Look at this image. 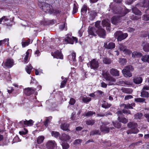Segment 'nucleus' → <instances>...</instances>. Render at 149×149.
I'll use <instances>...</instances> for the list:
<instances>
[{"mask_svg":"<svg viewBox=\"0 0 149 149\" xmlns=\"http://www.w3.org/2000/svg\"><path fill=\"white\" fill-rule=\"evenodd\" d=\"M113 13L115 14H120V15L115 16L113 17L111 19L112 23L115 25H117L119 21V17H122L125 15L129 11L127 8L122 9L120 10L118 8H116L113 10Z\"/></svg>","mask_w":149,"mask_h":149,"instance_id":"f257e3e1","label":"nucleus"},{"mask_svg":"<svg viewBox=\"0 0 149 149\" xmlns=\"http://www.w3.org/2000/svg\"><path fill=\"white\" fill-rule=\"evenodd\" d=\"M127 126L130 129L128 130L126 132L128 134H136L139 132V130L137 128L138 125L136 123L133 122H130L127 124Z\"/></svg>","mask_w":149,"mask_h":149,"instance_id":"f03ea898","label":"nucleus"},{"mask_svg":"<svg viewBox=\"0 0 149 149\" xmlns=\"http://www.w3.org/2000/svg\"><path fill=\"white\" fill-rule=\"evenodd\" d=\"M134 69L132 66L131 65H128L125 67L122 71V73L125 77H131L132 76L131 72L134 70Z\"/></svg>","mask_w":149,"mask_h":149,"instance_id":"7ed1b4c3","label":"nucleus"},{"mask_svg":"<svg viewBox=\"0 0 149 149\" xmlns=\"http://www.w3.org/2000/svg\"><path fill=\"white\" fill-rule=\"evenodd\" d=\"M102 76L108 82V85H111L115 82L116 79L114 78L111 76L109 73L107 72H104L102 73Z\"/></svg>","mask_w":149,"mask_h":149,"instance_id":"20e7f679","label":"nucleus"},{"mask_svg":"<svg viewBox=\"0 0 149 149\" xmlns=\"http://www.w3.org/2000/svg\"><path fill=\"white\" fill-rule=\"evenodd\" d=\"M127 36L128 34L127 33H123L120 31H116L114 34V36L115 38L117 39L118 41H121L125 39Z\"/></svg>","mask_w":149,"mask_h":149,"instance_id":"39448f33","label":"nucleus"},{"mask_svg":"<svg viewBox=\"0 0 149 149\" xmlns=\"http://www.w3.org/2000/svg\"><path fill=\"white\" fill-rule=\"evenodd\" d=\"M41 8L46 13L51 14L54 12L52 6L46 3H42Z\"/></svg>","mask_w":149,"mask_h":149,"instance_id":"423d86ee","label":"nucleus"},{"mask_svg":"<svg viewBox=\"0 0 149 149\" xmlns=\"http://www.w3.org/2000/svg\"><path fill=\"white\" fill-rule=\"evenodd\" d=\"M88 67H90L91 69L96 70L99 66L98 62L94 59L87 64Z\"/></svg>","mask_w":149,"mask_h":149,"instance_id":"0eeeda50","label":"nucleus"},{"mask_svg":"<svg viewBox=\"0 0 149 149\" xmlns=\"http://www.w3.org/2000/svg\"><path fill=\"white\" fill-rule=\"evenodd\" d=\"M118 116V120L120 122L123 124H126L128 122V119L124 117V115L122 113V111H118L116 112Z\"/></svg>","mask_w":149,"mask_h":149,"instance_id":"6e6552de","label":"nucleus"},{"mask_svg":"<svg viewBox=\"0 0 149 149\" xmlns=\"http://www.w3.org/2000/svg\"><path fill=\"white\" fill-rule=\"evenodd\" d=\"M46 146L47 149H54L56 144L54 141H49L47 142Z\"/></svg>","mask_w":149,"mask_h":149,"instance_id":"1a4fd4ad","label":"nucleus"},{"mask_svg":"<svg viewBox=\"0 0 149 149\" xmlns=\"http://www.w3.org/2000/svg\"><path fill=\"white\" fill-rule=\"evenodd\" d=\"M13 65V59H8L4 63H2V65L7 68H10Z\"/></svg>","mask_w":149,"mask_h":149,"instance_id":"9d476101","label":"nucleus"},{"mask_svg":"<svg viewBox=\"0 0 149 149\" xmlns=\"http://www.w3.org/2000/svg\"><path fill=\"white\" fill-rule=\"evenodd\" d=\"M88 13L89 15V19L93 20L97 15V13L95 10L88 9Z\"/></svg>","mask_w":149,"mask_h":149,"instance_id":"9b49d317","label":"nucleus"},{"mask_svg":"<svg viewBox=\"0 0 149 149\" xmlns=\"http://www.w3.org/2000/svg\"><path fill=\"white\" fill-rule=\"evenodd\" d=\"M52 55L54 58H59L61 59H63V55L61 52L58 50L54 52H52Z\"/></svg>","mask_w":149,"mask_h":149,"instance_id":"f8f14e48","label":"nucleus"},{"mask_svg":"<svg viewBox=\"0 0 149 149\" xmlns=\"http://www.w3.org/2000/svg\"><path fill=\"white\" fill-rule=\"evenodd\" d=\"M97 30L94 27L89 28L88 30V36H95L97 35Z\"/></svg>","mask_w":149,"mask_h":149,"instance_id":"ddd939ff","label":"nucleus"},{"mask_svg":"<svg viewBox=\"0 0 149 149\" xmlns=\"http://www.w3.org/2000/svg\"><path fill=\"white\" fill-rule=\"evenodd\" d=\"M35 89L32 88H25L24 90V94L27 96H29L31 94H33Z\"/></svg>","mask_w":149,"mask_h":149,"instance_id":"4468645a","label":"nucleus"},{"mask_svg":"<svg viewBox=\"0 0 149 149\" xmlns=\"http://www.w3.org/2000/svg\"><path fill=\"white\" fill-rule=\"evenodd\" d=\"M97 34L100 37L105 38L106 36V31L104 29L100 28L97 29Z\"/></svg>","mask_w":149,"mask_h":149,"instance_id":"2eb2a0df","label":"nucleus"},{"mask_svg":"<svg viewBox=\"0 0 149 149\" xmlns=\"http://www.w3.org/2000/svg\"><path fill=\"white\" fill-rule=\"evenodd\" d=\"M140 7L139 4H137L135 7H133L132 8V12L135 14L138 15H141V12L138 9L137 7L139 8Z\"/></svg>","mask_w":149,"mask_h":149,"instance_id":"dca6fc26","label":"nucleus"},{"mask_svg":"<svg viewBox=\"0 0 149 149\" xmlns=\"http://www.w3.org/2000/svg\"><path fill=\"white\" fill-rule=\"evenodd\" d=\"M104 47L107 49H111L115 47V44L113 42H110L108 44L107 43H104Z\"/></svg>","mask_w":149,"mask_h":149,"instance_id":"f3484780","label":"nucleus"},{"mask_svg":"<svg viewBox=\"0 0 149 149\" xmlns=\"http://www.w3.org/2000/svg\"><path fill=\"white\" fill-rule=\"evenodd\" d=\"M110 72L111 74L115 77L119 76V71L116 69L112 68L110 69Z\"/></svg>","mask_w":149,"mask_h":149,"instance_id":"a211bd4d","label":"nucleus"},{"mask_svg":"<svg viewBox=\"0 0 149 149\" xmlns=\"http://www.w3.org/2000/svg\"><path fill=\"white\" fill-rule=\"evenodd\" d=\"M141 45L143 47V49L146 52H149V43H147L146 42H143L141 44Z\"/></svg>","mask_w":149,"mask_h":149,"instance_id":"6ab92c4d","label":"nucleus"},{"mask_svg":"<svg viewBox=\"0 0 149 149\" xmlns=\"http://www.w3.org/2000/svg\"><path fill=\"white\" fill-rule=\"evenodd\" d=\"M100 130L102 132L104 133H108L109 132L110 128L109 127H107V126L101 125Z\"/></svg>","mask_w":149,"mask_h":149,"instance_id":"aec40b11","label":"nucleus"},{"mask_svg":"<svg viewBox=\"0 0 149 149\" xmlns=\"http://www.w3.org/2000/svg\"><path fill=\"white\" fill-rule=\"evenodd\" d=\"M102 24L103 27H106L107 30H110V24L108 21L106 20H103L102 22Z\"/></svg>","mask_w":149,"mask_h":149,"instance_id":"412c9836","label":"nucleus"},{"mask_svg":"<svg viewBox=\"0 0 149 149\" xmlns=\"http://www.w3.org/2000/svg\"><path fill=\"white\" fill-rule=\"evenodd\" d=\"M61 140L63 141H69L71 138L68 135L65 133L63 134L61 137H60Z\"/></svg>","mask_w":149,"mask_h":149,"instance_id":"4be33fe9","label":"nucleus"},{"mask_svg":"<svg viewBox=\"0 0 149 149\" xmlns=\"http://www.w3.org/2000/svg\"><path fill=\"white\" fill-rule=\"evenodd\" d=\"M61 129L64 131H70L69 129V125L68 124L64 123L61 124L60 126Z\"/></svg>","mask_w":149,"mask_h":149,"instance_id":"5701e85b","label":"nucleus"},{"mask_svg":"<svg viewBox=\"0 0 149 149\" xmlns=\"http://www.w3.org/2000/svg\"><path fill=\"white\" fill-rule=\"evenodd\" d=\"M143 81L142 77H139L134 78L133 79L134 82L136 84H141Z\"/></svg>","mask_w":149,"mask_h":149,"instance_id":"b1692460","label":"nucleus"},{"mask_svg":"<svg viewBox=\"0 0 149 149\" xmlns=\"http://www.w3.org/2000/svg\"><path fill=\"white\" fill-rule=\"evenodd\" d=\"M80 98L86 104L88 103L91 100V98L81 96Z\"/></svg>","mask_w":149,"mask_h":149,"instance_id":"393cba45","label":"nucleus"},{"mask_svg":"<svg viewBox=\"0 0 149 149\" xmlns=\"http://www.w3.org/2000/svg\"><path fill=\"white\" fill-rule=\"evenodd\" d=\"M121 90L125 93L131 94L133 91L130 88H122Z\"/></svg>","mask_w":149,"mask_h":149,"instance_id":"a878e982","label":"nucleus"},{"mask_svg":"<svg viewBox=\"0 0 149 149\" xmlns=\"http://www.w3.org/2000/svg\"><path fill=\"white\" fill-rule=\"evenodd\" d=\"M102 61L104 63L108 65L110 64L112 61L110 58L107 57L103 58H102Z\"/></svg>","mask_w":149,"mask_h":149,"instance_id":"bb28decb","label":"nucleus"},{"mask_svg":"<svg viewBox=\"0 0 149 149\" xmlns=\"http://www.w3.org/2000/svg\"><path fill=\"white\" fill-rule=\"evenodd\" d=\"M112 123L113 126L119 129L121 127L122 125L119 121H113Z\"/></svg>","mask_w":149,"mask_h":149,"instance_id":"cd10ccee","label":"nucleus"},{"mask_svg":"<svg viewBox=\"0 0 149 149\" xmlns=\"http://www.w3.org/2000/svg\"><path fill=\"white\" fill-rule=\"evenodd\" d=\"M132 54V57L133 58L140 57L142 56L141 53L137 52H134Z\"/></svg>","mask_w":149,"mask_h":149,"instance_id":"c85d7f7f","label":"nucleus"},{"mask_svg":"<svg viewBox=\"0 0 149 149\" xmlns=\"http://www.w3.org/2000/svg\"><path fill=\"white\" fill-rule=\"evenodd\" d=\"M76 53L73 52L71 55L68 56V58L70 61H75L76 60Z\"/></svg>","mask_w":149,"mask_h":149,"instance_id":"c756f323","label":"nucleus"},{"mask_svg":"<svg viewBox=\"0 0 149 149\" xmlns=\"http://www.w3.org/2000/svg\"><path fill=\"white\" fill-rule=\"evenodd\" d=\"M145 90H143L142 89V91L141 93V96L143 97H149V93L148 92L145 91Z\"/></svg>","mask_w":149,"mask_h":149,"instance_id":"7c9ffc66","label":"nucleus"},{"mask_svg":"<svg viewBox=\"0 0 149 149\" xmlns=\"http://www.w3.org/2000/svg\"><path fill=\"white\" fill-rule=\"evenodd\" d=\"M34 122L32 120H27L25 119L24 120V125L27 126H32L33 125Z\"/></svg>","mask_w":149,"mask_h":149,"instance_id":"2f4dec72","label":"nucleus"},{"mask_svg":"<svg viewBox=\"0 0 149 149\" xmlns=\"http://www.w3.org/2000/svg\"><path fill=\"white\" fill-rule=\"evenodd\" d=\"M141 60L144 62H147L149 63V55H144L142 56Z\"/></svg>","mask_w":149,"mask_h":149,"instance_id":"473e14b6","label":"nucleus"},{"mask_svg":"<svg viewBox=\"0 0 149 149\" xmlns=\"http://www.w3.org/2000/svg\"><path fill=\"white\" fill-rule=\"evenodd\" d=\"M118 62L120 65H124L126 64L127 61L126 58H119Z\"/></svg>","mask_w":149,"mask_h":149,"instance_id":"72a5a7b5","label":"nucleus"},{"mask_svg":"<svg viewBox=\"0 0 149 149\" xmlns=\"http://www.w3.org/2000/svg\"><path fill=\"white\" fill-rule=\"evenodd\" d=\"M134 100L135 102H136L143 103L145 102V103H146L145 102L146 99L144 98H136Z\"/></svg>","mask_w":149,"mask_h":149,"instance_id":"f704fd0d","label":"nucleus"},{"mask_svg":"<svg viewBox=\"0 0 149 149\" xmlns=\"http://www.w3.org/2000/svg\"><path fill=\"white\" fill-rule=\"evenodd\" d=\"M143 116L142 113H137L135 114L134 116L136 119H141L142 118Z\"/></svg>","mask_w":149,"mask_h":149,"instance_id":"c9c22d12","label":"nucleus"},{"mask_svg":"<svg viewBox=\"0 0 149 149\" xmlns=\"http://www.w3.org/2000/svg\"><path fill=\"white\" fill-rule=\"evenodd\" d=\"M87 10V6L84 5L81 10V15H83L85 14L86 13Z\"/></svg>","mask_w":149,"mask_h":149,"instance_id":"e433bc0d","label":"nucleus"},{"mask_svg":"<svg viewBox=\"0 0 149 149\" xmlns=\"http://www.w3.org/2000/svg\"><path fill=\"white\" fill-rule=\"evenodd\" d=\"M86 125H93L95 123V121L92 119L88 120L85 121Z\"/></svg>","mask_w":149,"mask_h":149,"instance_id":"4c0bfd02","label":"nucleus"},{"mask_svg":"<svg viewBox=\"0 0 149 149\" xmlns=\"http://www.w3.org/2000/svg\"><path fill=\"white\" fill-rule=\"evenodd\" d=\"M95 93L96 94V96L100 97L102 96L103 95H104V92L99 90L96 91L95 92Z\"/></svg>","mask_w":149,"mask_h":149,"instance_id":"58836bf2","label":"nucleus"},{"mask_svg":"<svg viewBox=\"0 0 149 149\" xmlns=\"http://www.w3.org/2000/svg\"><path fill=\"white\" fill-rule=\"evenodd\" d=\"M65 42L69 43L71 44H73V41L72 40V38L67 37L65 39Z\"/></svg>","mask_w":149,"mask_h":149,"instance_id":"ea45409f","label":"nucleus"},{"mask_svg":"<svg viewBox=\"0 0 149 149\" xmlns=\"http://www.w3.org/2000/svg\"><path fill=\"white\" fill-rule=\"evenodd\" d=\"M100 132L99 130H95L91 131L90 134V135H94L96 134H100Z\"/></svg>","mask_w":149,"mask_h":149,"instance_id":"a19ab883","label":"nucleus"},{"mask_svg":"<svg viewBox=\"0 0 149 149\" xmlns=\"http://www.w3.org/2000/svg\"><path fill=\"white\" fill-rule=\"evenodd\" d=\"M44 139V137L42 136H39L37 138V142L38 144L41 143L43 141Z\"/></svg>","mask_w":149,"mask_h":149,"instance_id":"79ce46f5","label":"nucleus"},{"mask_svg":"<svg viewBox=\"0 0 149 149\" xmlns=\"http://www.w3.org/2000/svg\"><path fill=\"white\" fill-rule=\"evenodd\" d=\"M32 68V67L31 65H27L26 66V70L28 73L29 74H30Z\"/></svg>","mask_w":149,"mask_h":149,"instance_id":"37998d69","label":"nucleus"},{"mask_svg":"<svg viewBox=\"0 0 149 149\" xmlns=\"http://www.w3.org/2000/svg\"><path fill=\"white\" fill-rule=\"evenodd\" d=\"M52 118V117H47L46 119V120L44 122V124L45 125V126L47 127L48 125V124L50 123V120H51Z\"/></svg>","mask_w":149,"mask_h":149,"instance_id":"c03bdc74","label":"nucleus"},{"mask_svg":"<svg viewBox=\"0 0 149 149\" xmlns=\"http://www.w3.org/2000/svg\"><path fill=\"white\" fill-rule=\"evenodd\" d=\"M30 40L29 39H28L27 40L25 41V42H22V45L23 47H25L26 46L28 45L30 43Z\"/></svg>","mask_w":149,"mask_h":149,"instance_id":"a18cd8bd","label":"nucleus"},{"mask_svg":"<svg viewBox=\"0 0 149 149\" xmlns=\"http://www.w3.org/2000/svg\"><path fill=\"white\" fill-rule=\"evenodd\" d=\"M67 81V79L65 78L64 79L63 81L61 83V84L60 86V88H62L64 87L65 86Z\"/></svg>","mask_w":149,"mask_h":149,"instance_id":"49530a36","label":"nucleus"},{"mask_svg":"<svg viewBox=\"0 0 149 149\" xmlns=\"http://www.w3.org/2000/svg\"><path fill=\"white\" fill-rule=\"evenodd\" d=\"M95 114V112L90 111L85 113V116L87 117H89L92 116L93 114Z\"/></svg>","mask_w":149,"mask_h":149,"instance_id":"de8ad7c7","label":"nucleus"},{"mask_svg":"<svg viewBox=\"0 0 149 149\" xmlns=\"http://www.w3.org/2000/svg\"><path fill=\"white\" fill-rule=\"evenodd\" d=\"M119 48L121 51H123V52L125 51L127 49V47L126 46L122 44H120Z\"/></svg>","mask_w":149,"mask_h":149,"instance_id":"09e8293b","label":"nucleus"},{"mask_svg":"<svg viewBox=\"0 0 149 149\" xmlns=\"http://www.w3.org/2000/svg\"><path fill=\"white\" fill-rule=\"evenodd\" d=\"M63 149H67L69 147V145L68 143H63L61 144Z\"/></svg>","mask_w":149,"mask_h":149,"instance_id":"8fccbe9b","label":"nucleus"},{"mask_svg":"<svg viewBox=\"0 0 149 149\" xmlns=\"http://www.w3.org/2000/svg\"><path fill=\"white\" fill-rule=\"evenodd\" d=\"M121 111L123 114V113L126 115L131 114L130 111L129 110H127L126 109L124 108V109H123Z\"/></svg>","mask_w":149,"mask_h":149,"instance_id":"3c124183","label":"nucleus"},{"mask_svg":"<svg viewBox=\"0 0 149 149\" xmlns=\"http://www.w3.org/2000/svg\"><path fill=\"white\" fill-rule=\"evenodd\" d=\"M52 136H54L56 138H57L59 136L60 134L58 132H57L52 131Z\"/></svg>","mask_w":149,"mask_h":149,"instance_id":"603ef678","label":"nucleus"},{"mask_svg":"<svg viewBox=\"0 0 149 149\" xmlns=\"http://www.w3.org/2000/svg\"><path fill=\"white\" fill-rule=\"evenodd\" d=\"M143 5L144 7L149 8V0H145Z\"/></svg>","mask_w":149,"mask_h":149,"instance_id":"864d4df0","label":"nucleus"},{"mask_svg":"<svg viewBox=\"0 0 149 149\" xmlns=\"http://www.w3.org/2000/svg\"><path fill=\"white\" fill-rule=\"evenodd\" d=\"M143 19L145 21L149 20V14H145L143 16Z\"/></svg>","mask_w":149,"mask_h":149,"instance_id":"5fc2aeb1","label":"nucleus"},{"mask_svg":"<svg viewBox=\"0 0 149 149\" xmlns=\"http://www.w3.org/2000/svg\"><path fill=\"white\" fill-rule=\"evenodd\" d=\"M111 106L110 104L108 103H104L102 105V107L105 109H107L109 108Z\"/></svg>","mask_w":149,"mask_h":149,"instance_id":"6e6d98bb","label":"nucleus"},{"mask_svg":"<svg viewBox=\"0 0 149 149\" xmlns=\"http://www.w3.org/2000/svg\"><path fill=\"white\" fill-rule=\"evenodd\" d=\"M77 10V7L76 6V3H74V7L72 11L73 14H74L76 13Z\"/></svg>","mask_w":149,"mask_h":149,"instance_id":"4d7b16f0","label":"nucleus"},{"mask_svg":"<svg viewBox=\"0 0 149 149\" xmlns=\"http://www.w3.org/2000/svg\"><path fill=\"white\" fill-rule=\"evenodd\" d=\"M9 39L8 38H6L2 40H0V46L4 44L6 42H8Z\"/></svg>","mask_w":149,"mask_h":149,"instance_id":"13d9d810","label":"nucleus"},{"mask_svg":"<svg viewBox=\"0 0 149 149\" xmlns=\"http://www.w3.org/2000/svg\"><path fill=\"white\" fill-rule=\"evenodd\" d=\"M100 21H97L95 23V26L96 28H97L98 29H99L101 28V26H100Z\"/></svg>","mask_w":149,"mask_h":149,"instance_id":"bf43d9fd","label":"nucleus"},{"mask_svg":"<svg viewBox=\"0 0 149 149\" xmlns=\"http://www.w3.org/2000/svg\"><path fill=\"white\" fill-rule=\"evenodd\" d=\"M81 142V140L80 139H77L75 140L73 144L75 145L76 146L77 145L79 144Z\"/></svg>","mask_w":149,"mask_h":149,"instance_id":"052dcab7","label":"nucleus"},{"mask_svg":"<svg viewBox=\"0 0 149 149\" xmlns=\"http://www.w3.org/2000/svg\"><path fill=\"white\" fill-rule=\"evenodd\" d=\"M75 100L73 98H71L69 102V104L71 105H73L75 103Z\"/></svg>","mask_w":149,"mask_h":149,"instance_id":"680f3d73","label":"nucleus"},{"mask_svg":"<svg viewBox=\"0 0 149 149\" xmlns=\"http://www.w3.org/2000/svg\"><path fill=\"white\" fill-rule=\"evenodd\" d=\"M3 17H5L4 18H3V24H6V25H8V23L6 22H7L8 21H9V19L8 18L5 16H3Z\"/></svg>","mask_w":149,"mask_h":149,"instance_id":"e2e57ef3","label":"nucleus"},{"mask_svg":"<svg viewBox=\"0 0 149 149\" xmlns=\"http://www.w3.org/2000/svg\"><path fill=\"white\" fill-rule=\"evenodd\" d=\"M125 54H130L132 53V52L129 49H127L125 50V51L124 52Z\"/></svg>","mask_w":149,"mask_h":149,"instance_id":"0e129e2a","label":"nucleus"},{"mask_svg":"<svg viewBox=\"0 0 149 149\" xmlns=\"http://www.w3.org/2000/svg\"><path fill=\"white\" fill-rule=\"evenodd\" d=\"M132 98L133 96L132 95H127L125 96L124 100H127L129 99Z\"/></svg>","mask_w":149,"mask_h":149,"instance_id":"69168bd1","label":"nucleus"},{"mask_svg":"<svg viewBox=\"0 0 149 149\" xmlns=\"http://www.w3.org/2000/svg\"><path fill=\"white\" fill-rule=\"evenodd\" d=\"M25 131V132L23 131H19V134L21 135H25L28 132V131L27 130H26Z\"/></svg>","mask_w":149,"mask_h":149,"instance_id":"338daca9","label":"nucleus"},{"mask_svg":"<svg viewBox=\"0 0 149 149\" xmlns=\"http://www.w3.org/2000/svg\"><path fill=\"white\" fill-rule=\"evenodd\" d=\"M127 109H133V107L130 104L126 105L125 108Z\"/></svg>","mask_w":149,"mask_h":149,"instance_id":"774afa93","label":"nucleus"}]
</instances>
